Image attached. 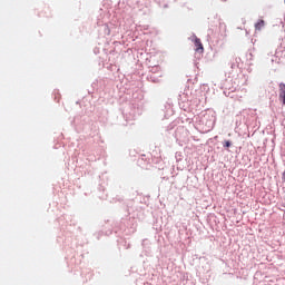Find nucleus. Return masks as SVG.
<instances>
[{
    "mask_svg": "<svg viewBox=\"0 0 285 285\" xmlns=\"http://www.w3.org/2000/svg\"><path fill=\"white\" fill-rule=\"evenodd\" d=\"M278 88H279L278 99L279 101H283V106H285V83L281 82L278 85Z\"/></svg>",
    "mask_w": 285,
    "mask_h": 285,
    "instance_id": "f257e3e1",
    "label": "nucleus"
},
{
    "mask_svg": "<svg viewBox=\"0 0 285 285\" xmlns=\"http://www.w3.org/2000/svg\"><path fill=\"white\" fill-rule=\"evenodd\" d=\"M230 140H226L225 142H224V148H230Z\"/></svg>",
    "mask_w": 285,
    "mask_h": 285,
    "instance_id": "20e7f679",
    "label": "nucleus"
},
{
    "mask_svg": "<svg viewBox=\"0 0 285 285\" xmlns=\"http://www.w3.org/2000/svg\"><path fill=\"white\" fill-rule=\"evenodd\" d=\"M264 26V20H259L256 24H255V29L256 30H262V27Z\"/></svg>",
    "mask_w": 285,
    "mask_h": 285,
    "instance_id": "7ed1b4c3",
    "label": "nucleus"
},
{
    "mask_svg": "<svg viewBox=\"0 0 285 285\" xmlns=\"http://www.w3.org/2000/svg\"><path fill=\"white\" fill-rule=\"evenodd\" d=\"M194 46H195V50L196 52H204V45L202 43V39L195 37L194 39Z\"/></svg>",
    "mask_w": 285,
    "mask_h": 285,
    "instance_id": "f03ea898",
    "label": "nucleus"
}]
</instances>
